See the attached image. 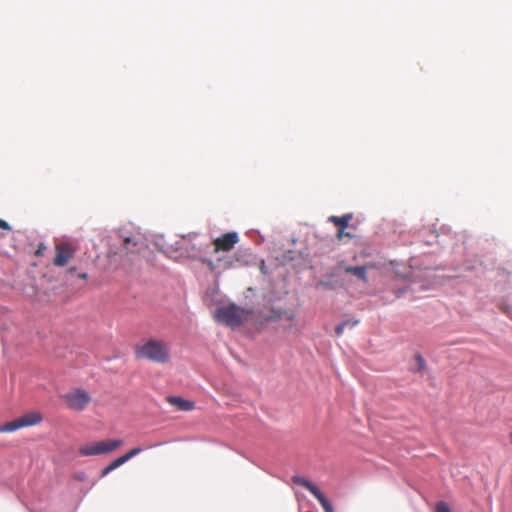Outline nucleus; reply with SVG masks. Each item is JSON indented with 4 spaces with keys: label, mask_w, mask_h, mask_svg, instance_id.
<instances>
[{
    "label": "nucleus",
    "mask_w": 512,
    "mask_h": 512,
    "mask_svg": "<svg viewBox=\"0 0 512 512\" xmlns=\"http://www.w3.org/2000/svg\"><path fill=\"white\" fill-rule=\"evenodd\" d=\"M137 359H145L155 363H166L170 359L168 344L159 339H148L137 344L134 349Z\"/></svg>",
    "instance_id": "nucleus-1"
},
{
    "label": "nucleus",
    "mask_w": 512,
    "mask_h": 512,
    "mask_svg": "<svg viewBox=\"0 0 512 512\" xmlns=\"http://www.w3.org/2000/svg\"><path fill=\"white\" fill-rule=\"evenodd\" d=\"M247 317L248 312L234 304L220 307L215 312V319L231 328L240 326Z\"/></svg>",
    "instance_id": "nucleus-2"
},
{
    "label": "nucleus",
    "mask_w": 512,
    "mask_h": 512,
    "mask_svg": "<svg viewBox=\"0 0 512 512\" xmlns=\"http://www.w3.org/2000/svg\"><path fill=\"white\" fill-rule=\"evenodd\" d=\"M123 445L121 439H106L101 441L90 442L79 448L81 456H97L111 453Z\"/></svg>",
    "instance_id": "nucleus-3"
},
{
    "label": "nucleus",
    "mask_w": 512,
    "mask_h": 512,
    "mask_svg": "<svg viewBox=\"0 0 512 512\" xmlns=\"http://www.w3.org/2000/svg\"><path fill=\"white\" fill-rule=\"evenodd\" d=\"M42 416L38 412H30L22 415L21 417L14 419L10 422H6L0 425V433L14 432L21 428L34 426L40 423Z\"/></svg>",
    "instance_id": "nucleus-4"
},
{
    "label": "nucleus",
    "mask_w": 512,
    "mask_h": 512,
    "mask_svg": "<svg viewBox=\"0 0 512 512\" xmlns=\"http://www.w3.org/2000/svg\"><path fill=\"white\" fill-rule=\"evenodd\" d=\"M66 406L73 411H83L91 402L89 393L81 388L71 390L63 395Z\"/></svg>",
    "instance_id": "nucleus-5"
},
{
    "label": "nucleus",
    "mask_w": 512,
    "mask_h": 512,
    "mask_svg": "<svg viewBox=\"0 0 512 512\" xmlns=\"http://www.w3.org/2000/svg\"><path fill=\"white\" fill-rule=\"evenodd\" d=\"M292 482L307 489L320 502L325 512H334L330 501L315 484L301 476H293Z\"/></svg>",
    "instance_id": "nucleus-6"
},
{
    "label": "nucleus",
    "mask_w": 512,
    "mask_h": 512,
    "mask_svg": "<svg viewBox=\"0 0 512 512\" xmlns=\"http://www.w3.org/2000/svg\"><path fill=\"white\" fill-rule=\"evenodd\" d=\"M239 242V235L237 232H227L213 240L214 253L229 252Z\"/></svg>",
    "instance_id": "nucleus-7"
},
{
    "label": "nucleus",
    "mask_w": 512,
    "mask_h": 512,
    "mask_svg": "<svg viewBox=\"0 0 512 512\" xmlns=\"http://www.w3.org/2000/svg\"><path fill=\"white\" fill-rule=\"evenodd\" d=\"M75 248L71 243L61 242L56 245V255L54 258V265L58 267L65 266L73 257Z\"/></svg>",
    "instance_id": "nucleus-8"
},
{
    "label": "nucleus",
    "mask_w": 512,
    "mask_h": 512,
    "mask_svg": "<svg viewBox=\"0 0 512 512\" xmlns=\"http://www.w3.org/2000/svg\"><path fill=\"white\" fill-rule=\"evenodd\" d=\"M373 267V263H367L363 266H343L342 269L345 273L356 276L363 283H368L367 271Z\"/></svg>",
    "instance_id": "nucleus-9"
},
{
    "label": "nucleus",
    "mask_w": 512,
    "mask_h": 512,
    "mask_svg": "<svg viewBox=\"0 0 512 512\" xmlns=\"http://www.w3.org/2000/svg\"><path fill=\"white\" fill-rule=\"evenodd\" d=\"M352 214H345L343 216H330L329 222L333 223L338 229H346L352 220Z\"/></svg>",
    "instance_id": "nucleus-10"
},
{
    "label": "nucleus",
    "mask_w": 512,
    "mask_h": 512,
    "mask_svg": "<svg viewBox=\"0 0 512 512\" xmlns=\"http://www.w3.org/2000/svg\"><path fill=\"white\" fill-rule=\"evenodd\" d=\"M169 402L182 411H190L194 408V403L181 397H170Z\"/></svg>",
    "instance_id": "nucleus-11"
},
{
    "label": "nucleus",
    "mask_w": 512,
    "mask_h": 512,
    "mask_svg": "<svg viewBox=\"0 0 512 512\" xmlns=\"http://www.w3.org/2000/svg\"><path fill=\"white\" fill-rule=\"evenodd\" d=\"M235 262H239L238 258H232V257H221L218 259V266L223 269H231L235 266Z\"/></svg>",
    "instance_id": "nucleus-12"
},
{
    "label": "nucleus",
    "mask_w": 512,
    "mask_h": 512,
    "mask_svg": "<svg viewBox=\"0 0 512 512\" xmlns=\"http://www.w3.org/2000/svg\"><path fill=\"white\" fill-rule=\"evenodd\" d=\"M121 465H123L122 460H120V458L118 457L101 470L100 477H106L110 472L120 467Z\"/></svg>",
    "instance_id": "nucleus-13"
},
{
    "label": "nucleus",
    "mask_w": 512,
    "mask_h": 512,
    "mask_svg": "<svg viewBox=\"0 0 512 512\" xmlns=\"http://www.w3.org/2000/svg\"><path fill=\"white\" fill-rule=\"evenodd\" d=\"M142 451H143V449L141 447H134V448L130 449L127 453L120 456L119 458H120V460H122V463L124 464L127 461H129L130 459H132L133 457L140 454Z\"/></svg>",
    "instance_id": "nucleus-14"
},
{
    "label": "nucleus",
    "mask_w": 512,
    "mask_h": 512,
    "mask_svg": "<svg viewBox=\"0 0 512 512\" xmlns=\"http://www.w3.org/2000/svg\"><path fill=\"white\" fill-rule=\"evenodd\" d=\"M123 247L127 252H135L137 251V243L134 241V239L127 237L123 241Z\"/></svg>",
    "instance_id": "nucleus-15"
},
{
    "label": "nucleus",
    "mask_w": 512,
    "mask_h": 512,
    "mask_svg": "<svg viewBox=\"0 0 512 512\" xmlns=\"http://www.w3.org/2000/svg\"><path fill=\"white\" fill-rule=\"evenodd\" d=\"M415 361L417 363V371L418 372H422L423 370L426 369V361L425 359L420 355V354H416L415 355Z\"/></svg>",
    "instance_id": "nucleus-16"
},
{
    "label": "nucleus",
    "mask_w": 512,
    "mask_h": 512,
    "mask_svg": "<svg viewBox=\"0 0 512 512\" xmlns=\"http://www.w3.org/2000/svg\"><path fill=\"white\" fill-rule=\"evenodd\" d=\"M435 512H451L449 505L444 501H439L436 504Z\"/></svg>",
    "instance_id": "nucleus-17"
},
{
    "label": "nucleus",
    "mask_w": 512,
    "mask_h": 512,
    "mask_svg": "<svg viewBox=\"0 0 512 512\" xmlns=\"http://www.w3.org/2000/svg\"><path fill=\"white\" fill-rule=\"evenodd\" d=\"M346 229H338L336 233L337 240L341 241L344 237L353 238L350 232H346Z\"/></svg>",
    "instance_id": "nucleus-18"
},
{
    "label": "nucleus",
    "mask_w": 512,
    "mask_h": 512,
    "mask_svg": "<svg viewBox=\"0 0 512 512\" xmlns=\"http://www.w3.org/2000/svg\"><path fill=\"white\" fill-rule=\"evenodd\" d=\"M203 263L207 264L208 268L211 270V271H214L216 270L217 268H220L218 266V260L216 262H213L211 260H203Z\"/></svg>",
    "instance_id": "nucleus-19"
},
{
    "label": "nucleus",
    "mask_w": 512,
    "mask_h": 512,
    "mask_svg": "<svg viewBox=\"0 0 512 512\" xmlns=\"http://www.w3.org/2000/svg\"><path fill=\"white\" fill-rule=\"evenodd\" d=\"M358 322H359L358 320L348 319V320L343 321L342 324H345L346 328H354L358 324Z\"/></svg>",
    "instance_id": "nucleus-20"
},
{
    "label": "nucleus",
    "mask_w": 512,
    "mask_h": 512,
    "mask_svg": "<svg viewBox=\"0 0 512 512\" xmlns=\"http://www.w3.org/2000/svg\"><path fill=\"white\" fill-rule=\"evenodd\" d=\"M346 329L345 327V324H342V323H339L336 327H335V333L337 336H340L342 335V333L344 332V330Z\"/></svg>",
    "instance_id": "nucleus-21"
},
{
    "label": "nucleus",
    "mask_w": 512,
    "mask_h": 512,
    "mask_svg": "<svg viewBox=\"0 0 512 512\" xmlns=\"http://www.w3.org/2000/svg\"><path fill=\"white\" fill-rule=\"evenodd\" d=\"M0 228L3 230H7V231L11 230V226L6 221H4L2 219H0Z\"/></svg>",
    "instance_id": "nucleus-22"
},
{
    "label": "nucleus",
    "mask_w": 512,
    "mask_h": 512,
    "mask_svg": "<svg viewBox=\"0 0 512 512\" xmlns=\"http://www.w3.org/2000/svg\"><path fill=\"white\" fill-rule=\"evenodd\" d=\"M75 478L79 481H83L85 479V474L84 473H79V474H76L75 475Z\"/></svg>",
    "instance_id": "nucleus-23"
},
{
    "label": "nucleus",
    "mask_w": 512,
    "mask_h": 512,
    "mask_svg": "<svg viewBox=\"0 0 512 512\" xmlns=\"http://www.w3.org/2000/svg\"><path fill=\"white\" fill-rule=\"evenodd\" d=\"M42 249H45V246L40 244L38 249H37V251H36V255H38V256L42 255Z\"/></svg>",
    "instance_id": "nucleus-24"
},
{
    "label": "nucleus",
    "mask_w": 512,
    "mask_h": 512,
    "mask_svg": "<svg viewBox=\"0 0 512 512\" xmlns=\"http://www.w3.org/2000/svg\"><path fill=\"white\" fill-rule=\"evenodd\" d=\"M79 278L86 279L87 278V274L86 273L79 274Z\"/></svg>",
    "instance_id": "nucleus-25"
}]
</instances>
